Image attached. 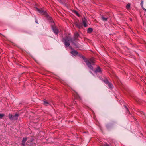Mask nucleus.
I'll return each instance as SVG.
<instances>
[{
    "label": "nucleus",
    "instance_id": "obj_1",
    "mask_svg": "<svg viewBox=\"0 0 146 146\" xmlns=\"http://www.w3.org/2000/svg\"><path fill=\"white\" fill-rule=\"evenodd\" d=\"M79 36V34L77 32L75 33L73 39L70 36H66L65 37L63 38V42L64 43L65 46L66 47L69 46L70 42H71L72 43H74V42L77 41Z\"/></svg>",
    "mask_w": 146,
    "mask_h": 146
},
{
    "label": "nucleus",
    "instance_id": "obj_2",
    "mask_svg": "<svg viewBox=\"0 0 146 146\" xmlns=\"http://www.w3.org/2000/svg\"><path fill=\"white\" fill-rule=\"evenodd\" d=\"M82 58L85 62L88 67L92 70H93V67L92 65H94L95 63V60L93 58H91L88 60L83 56Z\"/></svg>",
    "mask_w": 146,
    "mask_h": 146
},
{
    "label": "nucleus",
    "instance_id": "obj_3",
    "mask_svg": "<svg viewBox=\"0 0 146 146\" xmlns=\"http://www.w3.org/2000/svg\"><path fill=\"white\" fill-rule=\"evenodd\" d=\"M50 23L51 28L54 33L56 34H57L58 33V30L55 25V23L52 19L49 20Z\"/></svg>",
    "mask_w": 146,
    "mask_h": 146
},
{
    "label": "nucleus",
    "instance_id": "obj_4",
    "mask_svg": "<svg viewBox=\"0 0 146 146\" xmlns=\"http://www.w3.org/2000/svg\"><path fill=\"white\" fill-rule=\"evenodd\" d=\"M36 9L37 11L40 13L41 14L45 15L48 20H49L51 19L52 18L48 15L45 11H44L41 9L36 8Z\"/></svg>",
    "mask_w": 146,
    "mask_h": 146
},
{
    "label": "nucleus",
    "instance_id": "obj_5",
    "mask_svg": "<svg viewBox=\"0 0 146 146\" xmlns=\"http://www.w3.org/2000/svg\"><path fill=\"white\" fill-rule=\"evenodd\" d=\"M71 49L72 50L71 52H70V53L73 56H76L78 54V52L73 49L72 48Z\"/></svg>",
    "mask_w": 146,
    "mask_h": 146
},
{
    "label": "nucleus",
    "instance_id": "obj_6",
    "mask_svg": "<svg viewBox=\"0 0 146 146\" xmlns=\"http://www.w3.org/2000/svg\"><path fill=\"white\" fill-rule=\"evenodd\" d=\"M82 23L85 27H86L87 26V20L85 18L82 19Z\"/></svg>",
    "mask_w": 146,
    "mask_h": 146
},
{
    "label": "nucleus",
    "instance_id": "obj_7",
    "mask_svg": "<svg viewBox=\"0 0 146 146\" xmlns=\"http://www.w3.org/2000/svg\"><path fill=\"white\" fill-rule=\"evenodd\" d=\"M113 124L112 123L107 124L106 125V127L108 129H109L113 126Z\"/></svg>",
    "mask_w": 146,
    "mask_h": 146
},
{
    "label": "nucleus",
    "instance_id": "obj_8",
    "mask_svg": "<svg viewBox=\"0 0 146 146\" xmlns=\"http://www.w3.org/2000/svg\"><path fill=\"white\" fill-rule=\"evenodd\" d=\"M27 138L25 137L23 138V139L22 140L21 143V145L23 146H25V143L27 139Z\"/></svg>",
    "mask_w": 146,
    "mask_h": 146
},
{
    "label": "nucleus",
    "instance_id": "obj_9",
    "mask_svg": "<svg viewBox=\"0 0 146 146\" xmlns=\"http://www.w3.org/2000/svg\"><path fill=\"white\" fill-rule=\"evenodd\" d=\"M94 72L96 73H100L101 72V69L100 67L98 66L97 67V69L94 70Z\"/></svg>",
    "mask_w": 146,
    "mask_h": 146
},
{
    "label": "nucleus",
    "instance_id": "obj_10",
    "mask_svg": "<svg viewBox=\"0 0 146 146\" xmlns=\"http://www.w3.org/2000/svg\"><path fill=\"white\" fill-rule=\"evenodd\" d=\"M75 25L79 29H80L82 27V24L80 23L76 22L75 23Z\"/></svg>",
    "mask_w": 146,
    "mask_h": 146
},
{
    "label": "nucleus",
    "instance_id": "obj_11",
    "mask_svg": "<svg viewBox=\"0 0 146 146\" xmlns=\"http://www.w3.org/2000/svg\"><path fill=\"white\" fill-rule=\"evenodd\" d=\"M18 116V114H16L14 115L13 116V120H16L17 119Z\"/></svg>",
    "mask_w": 146,
    "mask_h": 146
},
{
    "label": "nucleus",
    "instance_id": "obj_12",
    "mask_svg": "<svg viewBox=\"0 0 146 146\" xmlns=\"http://www.w3.org/2000/svg\"><path fill=\"white\" fill-rule=\"evenodd\" d=\"M43 102V104L46 106H48V105H50V103L46 100H44Z\"/></svg>",
    "mask_w": 146,
    "mask_h": 146
},
{
    "label": "nucleus",
    "instance_id": "obj_13",
    "mask_svg": "<svg viewBox=\"0 0 146 146\" xmlns=\"http://www.w3.org/2000/svg\"><path fill=\"white\" fill-rule=\"evenodd\" d=\"M93 31V29L92 28H89L87 30V32L88 33H91Z\"/></svg>",
    "mask_w": 146,
    "mask_h": 146
},
{
    "label": "nucleus",
    "instance_id": "obj_14",
    "mask_svg": "<svg viewBox=\"0 0 146 146\" xmlns=\"http://www.w3.org/2000/svg\"><path fill=\"white\" fill-rule=\"evenodd\" d=\"M108 19V18H105L103 16H102L101 17L103 21H107Z\"/></svg>",
    "mask_w": 146,
    "mask_h": 146
},
{
    "label": "nucleus",
    "instance_id": "obj_15",
    "mask_svg": "<svg viewBox=\"0 0 146 146\" xmlns=\"http://www.w3.org/2000/svg\"><path fill=\"white\" fill-rule=\"evenodd\" d=\"M107 85L110 88L112 89V88L113 85L111 83L109 82V83Z\"/></svg>",
    "mask_w": 146,
    "mask_h": 146
},
{
    "label": "nucleus",
    "instance_id": "obj_16",
    "mask_svg": "<svg viewBox=\"0 0 146 146\" xmlns=\"http://www.w3.org/2000/svg\"><path fill=\"white\" fill-rule=\"evenodd\" d=\"M72 43L76 47L79 48V45L78 44L75 43H74H74Z\"/></svg>",
    "mask_w": 146,
    "mask_h": 146
},
{
    "label": "nucleus",
    "instance_id": "obj_17",
    "mask_svg": "<svg viewBox=\"0 0 146 146\" xmlns=\"http://www.w3.org/2000/svg\"><path fill=\"white\" fill-rule=\"evenodd\" d=\"M103 81L104 82L107 84L109 83V81L107 79L104 80Z\"/></svg>",
    "mask_w": 146,
    "mask_h": 146
},
{
    "label": "nucleus",
    "instance_id": "obj_18",
    "mask_svg": "<svg viewBox=\"0 0 146 146\" xmlns=\"http://www.w3.org/2000/svg\"><path fill=\"white\" fill-rule=\"evenodd\" d=\"M58 1L60 3H63L65 2V0H58Z\"/></svg>",
    "mask_w": 146,
    "mask_h": 146
},
{
    "label": "nucleus",
    "instance_id": "obj_19",
    "mask_svg": "<svg viewBox=\"0 0 146 146\" xmlns=\"http://www.w3.org/2000/svg\"><path fill=\"white\" fill-rule=\"evenodd\" d=\"M124 106H125V108L126 109V111H127V113H129V114L130 113V112H129V110L128 109V108L126 107V106L125 105Z\"/></svg>",
    "mask_w": 146,
    "mask_h": 146
},
{
    "label": "nucleus",
    "instance_id": "obj_20",
    "mask_svg": "<svg viewBox=\"0 0 146 146\" xmlns=\"http://www.w3.org/2000/svg\"><path fill=\"white\" fill-rule=\"evenodd\" d=\"M9 118L11 120H13L12 119H13V116L9 114Z\"/></svg>",
    "mask_w": 146,
    "mask_h": 146
},
{
    "label": "nucleus",
    "instance_id": "obj_21",
    "mask_svg": "<svg viewBox=\"0 0 146 146\" xmlns=\"http://www.w3.org/2000/svg\"><path fill=\"white\" fill-rule=\"evenodd\" d=\"M130 4H127L126 6V7L127 9H129L130 7Z\"/></svg>",
    "mask_w": 146,
    "mask_h": 146
},
{
    "label": "nucleus",
    "instance_id": "obj_22",
    "mask_svg": "<svg viewBox=\"0 0 146 146\" xmlns=\"http://www.w3.org/2000/svg\"><path fill=\"white\" fill-rule=\"evenodd\" d=\"M4 116V114H0V118L2 119Z\"/></svg>",
    "mask_w": 146,
    "mask_h": 146
},
{
    "label": "nucleus",
    "instance_id": "obj_23",
    "mask_svg": "<svg viewBox=\"0 0 146 146\" xmlns=\"http://www.w3.org/2000/svg\"><path fill=\"white\" fill-rule=\"evenodd\" d=\"M74 13H75L76 15H77L78 16H79V14L76 11H74Z\"/></svg>",
    "mask_w": 146,
    "mask_h": 146
},
{
    "label": "nucleus",
    "instance_id": "obj_24",
    "mask_svg": "<svg viewBox=\"0 0 146 146\" xmlns=\"http://www.w3.org/2000/svg\"><path fill=\"white\" fill-rule=\"evenodd\" d=\"M143 1H142L141 3V6H142L143 9Z\"/></svg>",
    "mask_w": 146,
    "mask_h": 146
},
{
    "label": "nucleus",
    "instance_id": "obj_25",
    "mask_svg": "<svg viewBox=\"0 0 146 146\" xmlns=\"http://www.w3.org/2000/svg\"><path fill=\"white\" fill-rule=\"evenodd\" d=\"M110 146L109 145H108V144H107L106 143L105 145V146Z\"/></svg>",
    "mask_w": 146,
    "mask_h": 146
},
{
    "label": "nucleus",
    "instance_id": "obj_26",
    "mask_svg": "<svg viewBox=\"0 0 146 146\" xmlns=\"http://www.w3.org/2000/svg\"><path fill=\"white\" fill-rule=\"evenodd\" d=\"M35 22H36L37 23V24H38V21H37V19H35Z\"/></svg>",
    "mask_w": 146,
    "mask_h": 146
},
{
    "label": "nucleus",
    "instance_id": "obj_27",
    "mask_svg": "<svg viewBox=\"0 0 146 146\" xmlns=\"http://www.w3.org/2000/svg\"><path fill=\"white\" fill-rule=\"evenodd\" d=\"M143 9L145 11H146V9L144 8H143Z\"/></svg>",
    "mask_w": 146,
    "mask_h": 146
},
{
    "label": "nucleus",
    "instance_id": "obj_28",
    "mask_svg": "<svg viewBox=\"0 0 146 146\" xmlns=\"http://www.w3.org/2000/svg\"><path fill=\"white\" fill-rule=\"evenodd\" d=\"M130 20H131V21H132V19H130Z\"/></svg>",
    "mask_w": 146,
    "mask_h": 146
},
{
    "label": "nucleus",
    "instance_id": "obj_29",
    "mask_svg": "<svg viewBox=\"0 0 146 146\" xmlns=\"http://www.w3.org/2000/svg\"><path fill=\"white\" fill-rule=\"evenodd\" d=\"M142 113H143V112H141V113L142 114Z\"/></svg>",
    "mask_w": 146,
    "mask_h": 146
},
{
    "label": "nucleus",
    "instance_id": "obj_30",
    "mask_svg": "<svg viewBox=\"0 0 146 146\" xmlns=\"http://www.w3.org/2000/svg\"><path fill=\"white\" fill-rule=\"evenodd\" d=\"M19 66H21V65H19Z\"/></svg>",
    "mask_w": 146,
    "mask_h": 146
},
{
    "label": "nucleus",
    "instance_id": "obj_31",
    "mask_svg": "<svg viewBox=\"0 0 146 146\" xmlns=\"http://www.w3.org/2000/svg\"><path fill=\"white\" fill-rule=\"evenodd\" d=\"M20 105V104H19V106Z\"/></svg>",
    "mask_w": 146,
    "mask_h": 146
},
{
    "label": "nucleus",
    "instance_id": "obj_32",
    "mask_svg": "<svg viewBox=\"0 0 146 146\" xmlns=\"http://www.w3.org/2000/svg\"><path fill=\"white\" fill-rule=\"evenodd\" d=\"M91 72L92 74H93L92 73V72Z\"/></svg>",
    "mask_w": 146,
    "mask_h": 146
}]
</instances>
